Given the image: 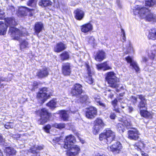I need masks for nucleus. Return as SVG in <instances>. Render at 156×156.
<instances>
[{
    "mask_svg": "<svg viewBox=\"0 0 156 156\" xmlns=\"http://www.w3.org/2000/svg\"><path fill=\"white\" fill-rule=\"evenodd\" d=\"M156 5V0H146L145 1V5L149 7Z\"/></svg>",
    "mask_w": 156,
    "mask_h": 156,
    "instance_id": "obj_37",
    "label": "nucleus"
},
{
    "mask_svg": "<svg viewBox=\"0 0 156 156\" xmlns=\"http://www.w3.org/2000/svg\"><path fill=\"white\" fill-rule=\"evenodd\" d=\"M97 110L96 108L91 107L87 109L86 112V116L89 119L94 118L97 115Z\"/></svg>",
    "mask_w": 156,
    "mask_h": 156,
    "instance_id": "obj_11",
    "label": "nucleus"
},
{
    "mask_svg": "<svg viewBox=\"0 0 156 156\" xmlns=\"http://www.w3.org/2000/svg\"><path fill=\"white\" fill-rule=\"evenodd\" d=\"M75 18L78 20H80L83 18L84 13L83 11L78 9L74 11Z\"/></svg>",
    "mask_w": 156,
    "mask_h": 156,
    "instance_id": "obj_17",
    "label": "nucleus"
},
{
    "mask_svg": "<svg viewBox=\"0 0 156 156\" xmlns=\"http://www.w3.org/2000/svg\"><path fill=\"white\" fill-rule=\"evenodd\" d=\"M150 10L148 8L140 5H136L134 8L133 12L135 15H137L141 19H144Z\"/></svg>",
    "mask_w": 156,
    "mask_h": 156,
    "instance_id": "obj_4",
    "label": "nucleus"
},
{
    "mask_svg": "<svg viewBox=\"0 0 156 156\" xmlns=\"http://www.w3.org/2000/svg\"><path fill=\"white\" fill-rule=\"evenodd\" d=\"M105 124L102 119L97 118L94 121V125L93 127V133L96 135L105 126Z\"/></svg>",
    "mask_w": 156,
    "mask_h": 156,
    "instance_id": "obj_6",
    "label": "nucleus"
},
{
    "mask_svg": "<svg viewBox=\"0 0 156 156\" xmlns=\"http://www.w3.org/2000/svg\"><path fill=\"white\" fill-rule=\"evenodd\" d=\"M36 149L37 150H39V151L42 150L43 148V146H36Z\"/></svg>",
    "mask_w": 156,
    "mask_h": 156,
    "instance_id": "obj_58",
    "label": "nucleus"
},
{
    "mask_svg": "<svg viewBox=\"0 0 156 156\" xmlns=\"http://www.w3.org/2000/svg\"><path fill=\"white\" fill-rule=\"evenodd\" d=\"M94 100L97 103V104L99 105H100L105 108V104L102 103L100 100V97L99 96H95L94 98Z\"/></svg>",
    "mask_w": 156,
    "mask_h": 156,
    "instance_id": "obj_39",
    "label": "nucleus"
},
{
    "mask_svg": "<svg viewBox=\"0 0 156 156\" xmlns=\"http://www.w3.org/2000/svg\"><path fill=\"white\" fill-rule=\"evenodd\" d=\"M38 0H29L27 2V5L33 8H35Z\"/></svg>",
    "mask_w": 156,
    "mask_h": 156,
    "instance_id": "obj_38",
    "label": "nucleus"
},
{
    "mask_svg": "<svg viewBox=\"0 0 156 156\" xmlns=\"http://www.w3.org/2000/svg\"><path fill=\"white\" fill-rule=\"evenodd\" d=\"M117 129L120 133H122L125 130V127L122 123H118L116 126Z\"/></svg>",
    "mask_w": 156,
    "mask_h": 156,
    "instance_id": "obj_34",
    "label": "nucleus"
},
{
    "mask_svg": "<svg viewBox=\"0 0 156 156\" xmlns=\"http://www.w3.org/2000/svg\"><path fill=\"white\" fill-rule=\"evenodd\" d=\"M51 2L49 0H41L39 2V5L46 7L51 5Z\"/></svg>",
    "mask_w": 156,
    "mask_h": 156,
    "instance_id": "obj_31",
    "label": "nucleus"
},
{
    "mask_svg": "<svg viewBox=\"0 0 156 156\" xmlns=\"http://www.w3.org/2000/svg\"><path fill=\"white\" fill-rule=\"evenodd\" d=\"M105 131L100 135V140L107 144L110 143L114 139L115 133L109 129H106Z\"/></svg>",
    "mask_w": 156,
    "mask_h": 156,
    "instance_id": "obj_2",
    "label": "nucleus"
},
{
    "mask_svg": "<svg viewBox=\"0 0 156 156\" xmlns=\"http://www.w3.org/2000/svg\"><path fill=\"white\" fill-rule=\"evenodd\" d=\"M156 51L154 48H152L148 52V55L150 58L153 59L155 56Z\"/></svg>",
    "mask_w": 156,
    "mask_h": 156,
    "instance_id": "obj_33",
    "label": "nucleus"
},
{
    "mask_svg": "<svg viewBox=\"0 0 156 156\" xmlns=\"http://www.w3.org/2000/svg\"><path fill=\"white\" fill-rule=\"evenodd\" d=\"M53 126L56 128L61 129L65 128V124L63 123H60L59 124L55 123L53 125Z\"/></svg>",
    "mask_w": 156,
    "mask_h": 156,
    "instance_id": "obj_43",
    "label": "nucleus"
},
{
    "mask_svg": "<svg viewBox=\"0 0 156 156\" xmlns=\"http://www.w3.org/2000/svg\"><path fill=\"white\" fill-rule=\"evenodd\" d=\"M9 10H10L12 12V13L13 14V12H14L15 11V8L12 6H9Z\"/></svg>",
    "mask_w": 156,
    "mask_h": 156,
    "instance_id": "obj_54",
    "label": "nucleus"
},
{
    "mask_svg": "<svg viewBox=\"0 0 156 156\" xmlns=\"http://www.w3.org/2000/svg\"><path fill=\"white\" fill-rule=\"evenodd\" d=\"M121 122L123 124L125 128H131L132 124L129 120L122 119Z\"/></svg>",
    "mask_w": 156,
    "mask_h": 156,
    "instance_id": "obj_35",
    "label": "nucleus"
},
{
    "mask_svg": "<svg viewBox=\"0 0 156 156\" xmlns=\"http://www.w3.org/2000/svg\"><path fill=\"white\" fill-rule=\"evenodd\" d=\"M42 95L41 96H37L38 98L41 99L42 101L43 102H44L46 101L47 99L49 98L51 95H47L46 94H42Z\"/></svg>",
    "mask_w": 156,
    "mask_h": 156,
    "instance_id": "obj_41",
    "label": "nucleus"
},
{
    "mask_svg": "<svg viewBox=\"0 0 156 156\" xmlns=\"http://www.w3.org/2000/svg\"><path fill=\"white\" fill-rule=\"evenodd\" d=\"M12 124V123L11 122L7 123L5 125V127L7 129L12 128L13 126Z\"/></svg>",
    "mask_w": 156,
    "mask_h": 156,
    "instance_id": "obj_52",
    "label": "nucleus"
},
{
    "mask_svg": "<svg viewBox=\"0 0 156 156\" xmlns=\"http://www.w3.org/2000/svg\"><path fill=\"white\" fill-rule=\"evenodd\" d=\"M120 106L122 108H127V104L126 103H121Z\"/></svg>",
    "mask_w": 156,
    "mask_h": 156,
    "instance_id": "obj_57",
    "label": "nucleus"
},
{
    "mask_svg": "<svg viewBox=\"0 0 156 156\" xmlns=\"http://www.w3.org/2000/svg\"><path fill=\"white\" fill-rule=\"evenodd\" d=\"M76 142L75 137L71 135H69L66 137L64 141V147L65 149L68 148L69 147H70L71 145H74Z\"/></svg>",
    "mask_w": 156,
    "mask_h": 156,
    "instance_id": "obj_8",
    "label": "nucleus"
},
{
    "mask_svg": "<svg viewBox=\"0 0 156 156\" xmlns=\"http://www.w3.org/2000/svg\"><path fill=\"white\" fill-rule=\"evenodd\" d=\"M9 34L13 39L19 40L20 41L21 50L28 48V42L25 40H20L19 37L20 36H24L27 34L25 28H22L20 31L14 27H11L9 31Z\"/></svg>",
    "mask_w": 156,
    "mask_h": 156,
    "instance_id": "obj_1",
    "label": "nucleus"
},
{
    "mask_svg": "<svg viewBox=\"0 0 156 156\" xmlns=\"http://www.w3.org/2000/svg\"><path fill=\"white\" fill-rule=\"evenodd\" d=\"M2 8L0 7V19H3L5 18V13Z\"/></svg>",
    "mask_w": 156,
    "mask_h": 156,
    "instance_id": "obj_46",
    "label": "nucleus"
},
{
    "mask_svg": "<svg viewBox=\"0 0 156 156\" xmlns=\"http://www.w3.org/2000/svg\"><path fill=\"white\" fill-rule=\"evenodd\" d=\"M137 96L140 100V101L138 105V107L139 108L140 111L142 108H146L147 107L146 99L144 96L142 94L138 95Z\"/></svg>",
    "mask_w": 156,
    "mask_h": 156,
    "instance_id": "obj_15",
    "label": "nucleus"
},
{
    "mask_svg": "<svg viewBox=\"0 0 156 156\" xmlns=\"http://www.w3.org/2000/svg\"><path fill=\"white\" fill-rule=\"evenodd\" d=\"M133 108L130 106L127 107L126 108V110H128L129 112L130 113L133 110Z\"/></svg>",
    "mask_w": 156,
    "mask_h": 156,
    "instance_id": "obj_56",
    "label": "nucleus"
},
{
    "mask_svg": "<svg viewBox=\"0 0 156 156\" xmlns=\"http://www.w3.org/2000/svg\"><path fill=\"white\" fill-rule=\"evenodd\" d=\"M93 29V26L90 23L83 25L81 26V30L83 32L87 33L91 31Z\"/></svg>",
    "mask_w": 156,
    "mask_h": 156,
    "instance_id": "obj_18",
    "label": "nucleus"
},
{
    "mask_svg": "<svg viewBox=\"0 0 156 156\" xmlns=\"http://www.w3.org/2000/svg\"><path fill=\"white\" fill-rule=\"evenodd\" d=\"M43 94H46L48 96L51 95V93L50 90L48 88L45 87L40 89L39 92L37 94V96H41Z\"/></svg>",
    "mask_w": 156,
    "mask_h": 156,
    "instance_id": "obj_21",
    "label": "nucleus"
},
{
    "mask_svg": "<svg viewBox=\"0 0 156 156\" xmlns=\"http://www.w3.org/2000/svg\"><path fill=\"white\" fill-rule=\"evenodd\" d=\"M48 74V72L47 68H44L40 70L37 73V76L40 78H43L47 76Z\"/></svg>",
    "mask_w": 156,
    "mask_h": 156,
    "instance_id": "obj_19",
    "label": "nucleus"
},
{
    "mask_svg": "<svg viewBox=\"0 0 156 156\" xmlns=\"http://www.w3.org/2000/svg\"><path fill=\"white\" fill-rule=\"evenodd\" d=\"M40 114L41 118L38 120V123L43 125L47 122L50 116L48 110L45 108H43L38 111Z\"/></svg>",
    "mask_w": 156,
    "mask_h": 156,
    "instance_id": "obj_5",
    "label": "nucleus"
},
{
    "mask_svg": "<svg viewBox=\"0 0 156 156\" xmlns=\"http://www.w3.org/2000/svg\"><path fill=\"white\" fill-rule=\"evenodd\" d=\"M26 8L27 9V11H28L29 12V16H32L33 15L34 13V9H29L27 7H26Z\"/></svg>",
    "mask_w": 156,
    "mask_h": 156,
    "instance_id": "obj_47",
    "label": "nucleus"
},
{
    "mask_svg": "<svg viewBox=\"0 0 156 156\" xmlns=\"http://www.w3.org/2000/svg\"><path fill=\"white\" fill-rule=\"evenodd\" d=\"M126 59L128 63H130V66L132 67V69H134L136 72H138L140 70V68L137 63L133 60L131 57L128 56L126 58Z\"/></svg>",
    "mask_w": 156,
    "mask_h": 156,
    "instance_id": "obj_14",
    "label": "nucleus"
},
{
    "mask_svg": "<svg viewBox=\"0 0 156 156\" xmlns=\"http://www.w3.org/2000/svg\"><path fill=\"white\" fill-rule=\"evenodd\" d=\"M13 137L15 138H18L20 137V135L19 134H17L16 135H14Z\"/></svg>",
    "mask_w": 156,
    "mask_h": 156,
    "instance_id": "obj_64",
    "label": "nucleus"
},
{
    "mask_svg": "<svg viewBox=\"0 0 156 156\" xmlns=\"http://www.w3.org/2000/svg\"><path fill=\"white\" fill-rule=\"evenodd\" d=\"M86 81L90 84H92L93 83L94 81L90 74L89 75V76L86 78Z\"/></svg>",
    "mask_w": 156,
    "mask_h": 156,
    "instance_id": "obj_48",
    "label": "nucleus"
},
{
    "mask_svg": "<svg viewBox=\"0 0 156 156\" xmlns=\"http://www.w3.org/2000/svg\"><path fill=\"white\" fill-rule=\"evenodd\" d=\"M5 152L7 156L15 154L16 153V151L12 147H6Z\"/></svg>",
    "mask_w": 156,
    "mask_h": 156,
    "instance_id": "obj_25",
    "label": "nucleus"
},
{
    "mask_svg": "<svg viewBox=\"0 0 156 156\" xmlns=\"http://www.w3.org/2000/svg\"><path fill=\"white\" fill-rule=\"evenodd\" d=\"M82 86L79 83H76L72 87V94L73 95H78L81 94L82 92Z\"/></svg>",
    "mask_w": 156,
    "mask_h": 156,
    "instance_id": "obj_12",
    "label": "nucleus"
},
{
    "mask_svg": "<svg viewBox=\"0 0 156 156\" xmlns=\"http://www.w3.org/2000/svg\"><path fill=\"white\" fill-rule=\"evenodd\" d=\"M88 99L87 96L86 95H81L80 99V102L81 103H83L87 101Z\"/></svg>",
    "mask_w": 156,
    "mask_h": 156,
    "instance_id": "obj_45",
    "label": "nucleus"
},
{
    "mask_svg": "<svg viewBox=\"0 0 156 156\" xmlns=\"http://www.w3.org/2000/svg\"><path fill=\"white\" fill-rule=\"evenodd\" d=\"M86 41L92 45L94 44V43L95 39L94 37L92 36H89L86 38Z\"/></svg>",
    "mask_w": 156,
    "mask_h": 156,
    "instance_id": "obj_42",
    "label": "nucleus"
},
{
    "mask_svg": "<svg viewBox=\"0 0 156 156\" xmlns=\"http://www.w3.org/2000/svg\"><path fill=\"white\" fill-rule=\"evenodd\" d=\"M6 26L2 21H0V34L4 35L6 31Z\"/></svg>",
    "mask_w": 156,
    "mask_h": 156,
    "instance_id": "obj_29",
    "label": "nucleus"
},
{
    "mask_svg": "<svg viewBox=\"0 0 156 156\" xmlns=\"http://www.w3.org/2000/svg\"><path fill=\"white\" fill-rule=\"evenodd\" d=\"M97 156H107L105 154H101L100 153H97L96 154Z\"/></svg>",
    "mask_w": 156,
    "mask_h": 156,
    "instance_id": "obj_62",
    "label": "nucleus"
},
{
    "mask_svg": "<svg viewBox=\"0 0 156 156\" xmlns=\"http://www.w3.org/2000/svg\"><path fill=\"white\" fill-rule=\"evenodd\" d=\"M56 101L55 100H52L47 104V105L50 108L53 109L56 107Z\"/></svg>",
    "mask_w": 156,
    "mask_h": 156,
    "instance_id": "obj_36",
    "label": "nucleus"
},
{
    "mask_svg": "<svg viewBox=\"0 0 156 156\" xmlns=\"http://www.w3.org/2000/svg\"><path fill=\"white\" fill-rule=\"evenodd\" d=\"M148 38L149 39L154 40L156 39V29H151L149 31Z\"/></svg>",
    "mask_w": 156,
    "mask_h": 156,
    "instance_id": "obj_24",
    "label": "nucleus"
},
{
    "mask_svg": "<svg viewBox=\"0 0 156 156\" xmlns=\"http://www.w3.org/2000/svg\"><path fill=\"white\" fill-rule=\"evenodd\" d=\"M5 140L3 138L2 135L0 133V144L2 145H5Z\"/></svg>",
    "mask_w": 156,
    "mask_h": 156,
    "instance_id": "obj_50",
    "label": "nucleus"
},
{
    "mask_svg": "<svg viewBox=\"0 0 156 156\" xmlns=\"http://www.w3.org/2000/svg\"><path fill=\"white\" fill-rule=\"evenodd\" d=\"M43 27V25L42 23L40 22L37 23L35 25L34 29L35 33L38 35L39 33L42 30Z\"/></svg>",
    "mask_w": 156,
    "mask_h": 156,
    "instance_id": "obj_23",
    "label": "nucleus"
},
{
    "mask_svg": "<svg viewBox=\"0 0 156 156\" xmlns=\"http://www.w3.org/2000/svg\"><path fill=\"white\" fill-rule=\"evenodd\" d=\"M71 146L66 149H68L67 154L69 156H75L78 154L80 150L79 147L76 145H73Z\"/></svg>",
    "mask_w": 156,
    "mask_h": 156,
    "instance_id": "obj_7",
    "label": "nucleus"
},
{
    "mask_svg": "<svg viewBox=\"0 0 156 156\" xmlns=\"http://www.w3.org/2000/svg\"><path fill=\"white\" fill-rule=\"evenodd\" d=\"M140 114L141 115L145 118L151 119L152 116L151 113L146 110H140Z\"/></svg>",
    "mask_w": 156,
    "mask_h": 156,
    "instance_id": "obj_28",
    "label": "nucleus"
},
{
    "mask_svg": "<svg viewBox=\"0 0 156 156\" xmlns=\"http://www.w3.org/2000/svg\"><path fill=\"white\" fill-rule=\"evenodd\" d=\"M98 69H101L103 71H105L111 69V68L107 63V62H105L103 63L97 65Z\"/></svg>",
    "mask_w": 156,
    "mask_h": 156,
    "instance_id": "obj_22",
    "label": "nucleus"
},
{
    "mask_svg": "<svg viewBox=\"0 0 156 156\" xmlns=\"http://www.w3.org/2000/svg\"><path fill=\"white\" fill-rule=\"evenodd\" d=\"M121 31L122 35V41L123 42L126 40V35L124 30L123 29H122Z\"/></svg>",
    "mask_w": 156,
    "mask_h": 156,
    "instance_id": "obj_53",
    "label": "nucleus"
},
{
    "mask_svg": "<svg viewBox=\"0 0 156 156\" xmlns=\"http://www.w3.org/2000/svg\"><path fill=\"white\" fill-rule=\"evenodd\" d=\"M61 59L62 60H64L67 59L69 58V55L67 52L63 53L60 55Z\"/></svg>",
    "mask_w": 156,
    "mask_h": 156,
    "instance_id": "obj_44",
    "label": "nucleus"
},
{
    "mask_svg": "<svg viewBox=\"0 0 156 156\" xmlns=\"http://www.w3.org/2000/svg\"><path fill=\"white\" fill-rule=\"evenodd\" d=\"M105 53L102 51L98 52L95 56V59L98 61L101 62L105 58Z\"/></svg>",
    "mask_w": 156,
    "mask_h": 156,
    "instance_id": "obj_20",
    "label": "nucleus"
},
{
    "mask_svg": "<svg viewBox=\"0 0 156 156\" xmlns=\"http://www.w3.org/2000/svg\"><path fill=\"white\" fill-rule=\"evenodd\" d=\"M105 79L110 87L115 88L118 87L117 83L119 82V79L116 76L114 72H110L107 73L106 74Z\"/></svg>",
    "mask_w": 156,
    "mask_h": 156,
    "instance_id": "obj_3",
    "label": "nucleus"
},
{
    "mask_svg": "<svg viewBox=\"0 0 156 156\" xmlns=\"http://www.w3.org/2000/svg\"><path fill=\"white\" fill-rule=\"evenodd\" d=\"M128 138L135 140H137L139 138V133L138 131L135 129H131L128 132Z\"/></svg>",
    "mask_w": 156,
    "mask_h": 156,
    "instance_id": "obj_9",
    "label": "nucleus"
},
{
    "mask_svg": "<svg viewBox=\"0 0 156 156\" xmlns=\"http://www.w3.org/2000/svg\"><path fill=\"white\" fill-rule=\"evenodd\" d=\"M5 20L6 22L5 24L6 25V28L8 26L15 25L16 23L15 19L13 18H8L6 19Z\"/></svg>",
    "mask_w": 156,
    "mask_h": 156,
    "instance_id": "obj_27",
    "label": "nucleus"
},
{
    "mask_svg": "<svg viewBox=\"0 0 156 156\" xmlns=\"http://www.w3.org/2000/svg\"><path fill=\"white\" fill-rule=\"evenodd\" d=\"M155 14L151 13L150 10L144 18L145 20L148 21L153 22L155 17Z\"/></svg>",
    "mask_w": 156,
    "mask_h": 156,
    "instance_id": "obj_26",
    "label": "nucleus"
},
{
    "mask_svg": "<svg viewBox=\"0 0 156 156\" xmlns=\"http://www.w3.org/2000/svg\"><path fill=\"white\" fill-rule=\"evenodd\" d=\"M51 128V126L50 125H47L44 127V129L45 131L47 133H49V130Z\"/></svg>",
    "mask_w": 156,
    "mask_h": 156,
    "instance_id": "obj_51",
    "label": "nucleus"
},
{
    "mask_svg": "<svg viewBox=\"0 0 156 156\" xmlns=\"http://www.w3.org/2000/svg\"><path fill=\"white\" fill-rule=\"evenodd\" d=\"M115 117L116 115L114 113H111L109 116L110 118L112 119H115Z\"/></svg>",
    "mask_w": 156,
    "mask_h": 156,
    "instance_id": "obj_55",
    "label": "nucleus"
},
{
    "mask_svg": "<svg viewBox=\"0 0 156 156\" xmlns=\"http://www.w3.org/2000/svg\"><path fill=\"white\" fill-rule=\"evenodd\" d=\"M130 100L134 104H135L137 102V98L135 96H132L130 97Z\"/></svg>",
    "mask_w": 156,
    "mask_h": 156,
    "instance_id": "obj_49",
    "label": "nucleus"
},
{
    "mask_svg": "<svg viewBox=\"0 0 156 156\" xmlns=\"http://www.w3.org/2000/svg\"><path fill=\"white\" fill-rule=\"evenodd\" d=\"M66 47L65 44L62 42H60L57 43L55 46L54 50L55 52H60L66 49Z\"/></svg>",
    "mask_w": 156,
    "mask_h": 156,
    "instance_id": "obj_16",
    "label": "nucleus"
},
{
    "mask_svg": "<svg viewBox=\"0 0 156 156\" xmlns=\"http://www.w3.org/2000/svg\"><path fill=\"white\" fill-rule=\"evenodd\" d=\"M117 102V101L116 99L114 100L112 102V104L114 107H115V106H116Z\"/></svg>",
    "mask_w": 156,
    "mask_h": 156,
    "instance_id": "obj_59",
    "label": "nucleus"
},
{
    "mask_svg": "<svg viewBox=\"0 0 156 156\" xmlns=\"http://www.w3.org/2000/svg\"><path fill=\"white\" fill-rule=\"evenodd\" d=\"M112 92L111 90L107 88L103 92V94L108 98H112L113 96Z\"/></svg>",
    "mask_w": 156,
    "mask_h": 156,
    "instance_id": "obj_32",
    "label": "nucleus"
},
{
    "mask_svg": "<svg viewBox=\"0 0 156 156\" xmlns=\"http://www.w3.org/2000/svg\"><path fill=\"white\" fill-rule=\"evenodd\" d=\"M37 150L36 146H34L29 150V151L34 154L32 156H40L39 153L36 151Z\"/></svg>",
    "mask_w": 156,
    "mask_h": 156,
    "instance_id": "obj_40",
    "label": "nucleus"
},
{
    "mask_svg": "<svg viewBox=\"0 0 156 156\" xmlns=\"http://www.w3.org/2000/svg\"><path fill=\"white\" fill-rule=\"evenodd\" d=\"M60 116L61 119L64 121L68 120L69 115L65 110H62L60 112Z\"/></svg>",
    "mask_w": 156,
    "mask_h": 156,
    "instance_id": "obj_30",
    "label": "nucleus"
},
{
    "mask_svg": "<svg viewBox=\"0 0 156 156\" xmlns=\"http://www.w3.org/2000/svg\"><path fill=\"white\" fill-rule=\"evenodd\" d=\"M116 3L117 4L118 7L119 8H121V7H121V5L119 1L118 0H117V2H116Z\"/></svg>",
    "mask_w": 156,
    "mask_h": 156,
    "instance_id": "obj_60",
    "label": "nucleus"
},
{
    "mask_svg": "<svg viewBox=\"0 0 156 156\" xmlns=\"http://www.w3.org/2000/svg\"><path fill=\"white\" fill-rule=\"evenodd\" d=\"M147 61V58L146 57H143L142 58V61L144 62H146Z\"/></svg>",
    "mask_w": 156,
    "mask_h": 156,
    "instance_id": "obj_61",
    "label": "nucleus"
},
{
    "mask_svg": "<svg viewBox=\"0 0 156 156\" xmlns=\"http://www.w3.org/2000/svg\"><path fill=\"white\" fill-rule=\"evenodd\" d=\"M38 84L37 82L34 81V82L33 86L34 87H36L37 86Z\"/></svg>",
    "mask_w": 156,
    "mask_h": 156,
    "instance_id": "obj_63",
    "label": "nucleus"
},
{
    "mask_svg": "<svg viewBox=\"0 0 156 156\" xmlns=\"http://www.w3.org/2000/svg\"><path fill=\"white\" fill-rule=\"evenodd\" d=\"M70 64L69 63L63 64L62 66V72L65 76H69L71 72V68Z\"/></svg>",
    "mask_w": 156,
    "mask_h": 156,
    "instance_id": "obj_13",
    "label": "nucleus"
},
{
    "mask_svg": "<svg viewBox=\"0 0 156 156\" xmlns=\"http://www.w3.org/2000/svg\"><path fill=\"white\" fill-rule=\"evenodd\" d=\"M108 148L109 150L113 152L119 153L122 148V144L120 142L118 141Z\"/></svg>",
    "mask_w": 156,
    "mask_h": 156,
    "instance_id": "obj_10",
    "label": "nucleus"
}]
</instances>
